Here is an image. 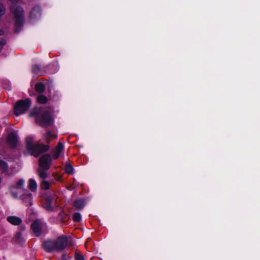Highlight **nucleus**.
I'll list each match as a JSON object with an SVG mask.
<instances>
[{"label":"nucleus","instance_id":"obj_1","mask_svg":"<svg viewBox=\"0 0 260 260\" xmlns=\"http://www.w3.org/2000/svg\"><path fill=\"white\" fill-rule=\"evenodd\" d=\"M29 116L34 117L37 122L43 124H49L51 121L50 113L40 108H36L31 110Z\"/></svg>","mask_w":260,"mask_h":260},{"label":"nucleus","instance_id":"obj_2","mask_svg":"<svg viewBox=\"0 0 260 260\" xmlns=\"http://www.w3.org/2000/svg\"><path fill=\"white\" fill-rule=\"evenodd\" d=\"M26 147L29 152L37 157L42 152L47 151L49 147L47 145L41 146L35 142L32 138L27 137L26 140Z\"/></svg>","mask_w":260,"mask_h":260},{"label":"nucleus","instance_id":"obj_3","mask_svg":"<svg viewBox=\"0 0 260 260\" xmlns=\"http://www.w3.org/2000/svg\"><path fill=\"white\" fill-rule=\"evenodd\" d=\"M11 13L15 21V24L17 26L21 25L24 18L23 9L21 7L14 6L11 8Z\"/></svg>","mask_w":260,"mask_h":260},{"label":"nucleus","instance_id":"obj_4","mask_svg":"<svg viewBox=\"0 0 260 260\" xmlns=\"http://www.w3.org/2000/svg\"><path fill=\"white\" fill-rule=\"evenodd\" d=\"M31 105V101L29 99L20 100L17 102L14 107V113L18 116L24 113L28 110Z\"/></svg>","mask_w":260,"mask_h":260},{"label":"nucleus","instance_id":"obj_5","mask_svg":"<svg viewBox=\"0 0 260 260\" xmlns=\"http://www.w3.org/2000/svg\"><path fill=\"white\" fill-rule=\"evenodd\" d=\"M24 181L20 179L15 185L11 186L10 192L12 196L15 198L20 197L25 191L24 189Z\"/></svg>","mask_w":260,"mask_h":260},{"label":"nucleus","instance_id":"obj_6","mask_svg":"<svg viewBox=\"0 0 260 260\" xmlns=\"http://www.w3.org/2000/svg\"><path fill=\"white\" fill-rule=\"evenodd\" d=\"M46 224L40 220H36L31 225V228L36 235L39 236L42 231H45Z\"/></svg>","mask_w":260,"mask_h":260},{"label":"nucleus","instance_id":"obj_7","mask_svg":"<svg viewBox=\"0 0 260 260\" xmlns=\"http://www.w3.org/2000/svg\"><path fill=\"white\" fill-rule=\"evenodd\" d=\"M51 159L50 155L45 154L40 158V168L44 170H48L50 167Z\"/></svg>","mask_w":260,"mask_h":260},{"label":"nucleus","instance_id":"obj_8","mask_svg":"<svg viewBox=\"0 0 260 260\" xmlns=\"http://www.w3.org/2000/svg\"><path fill=\"white\" fill-rule=\"evenodd\" d=\"M68 240L66 237H60L56 241V248L57 250L63 249L67 245Z\"/></svg>","mask_w":260,"mask_h":260},{"label":"nucleus","instance_id":"obj_9","mask_svg":"<svg viewBox=\"0 0 260 260\" xmlns=\"http://www.w3.org/2000/svg\"><path fill=\"white\" fill-rule=\"evenodd\" d=\"M56 242L52 241H46L43 244L44 249L47 251H51L56 250Z\"/></svg>","mask_w":260,"mask_h":260},{"label":"nucleus","instance_id":"obj_10","mask_svg":"<svg viewBox=\"0 0 260 260\" xmlns=\"http://www.w3.org/2000/svg\"><path fill=\"white\" fill-rule=\"evenodd\" d=\"M41 10L39 6L34 7L30 13V18L32 19H36L39 18L41 16Z\"/></svg>","mask_w":260,"mask_h":260},{"label":"nucleus","instance_id":"obj_11","mask_svg":"<svg viewBox=\"0 0 260 260\" xmlns=\"http://www.w3.org/2000/svg\"><path fill=\"white\" fill-rule=\"evenodd\" d=\"M19 198L26 204H29L30 205L32 204L31 194L29 193H28L26 190L21 196H20Z\"/></svg>","mask_w":260,"mask_h":260},{"label":"nucleus","instance_id":"obj_12","mask_svg":"<svg viewBox=\"0 0 260 260\" xmlns=\"http://www.w3.org/2000/svg\"><path fill=\"white\" fill-rule=\"evenodd\" d=\"M7 220L12 224L16 225H19L21 222V220L20 218L14 216H9L7 217Z\"/></svg>","mask_w":260,"mask_h":260},{"label":"nucleus","instance_id":"obj_13","mask_svg":"<svg viewBox=\"0 0 260 260\" xmlns=\"http://www.w3.org/2000/svg\"><path fill=\"white\" fill-rule=\"evenodd\" d=\"M63 149V146L61 143H59L57 147L53 152V156L55 159H57L60 156V153Z\"/></svg>","mask_w":260,"mask_h":260},{"label":"nucleus","instance_id":"obj_14","mask_svg":"<svg viewBox=\"0 0 260 260\" xmlns=\"http://www.w3.org/2000/svg\"><path fill=\"white\" fill-rule=\"evenodd\" d=\"M17 140V136L15 134L12 133L9 135L8 141L12 146H14L16 145Z\"/></svg>","mask_w":260,"mask_h":260},{"label":"nucleus","instance_id":"obj_15","mask_svg":"<svg viewBox=\"0 0 260 260\" xmlns=\"http://www.w3.org/2000/svg\"><path fill=\"white\" fill-rule=\"evenodd\" d=\"M85 202L83 200H78L74 202V207L78 210L82 209L85 206Z\"/></svg>","mask_w":260,"mask_h":260},{"label":"nucleus","instance_id":"obj_16","mask_svg":"<svg viewBox=\"0 0 260 260\" xmlns=\"http://www.w3.org/2000/svg\"><path fill=\"white\" fill-rule=\"evenodd\" d=\"M56 138V135L51 132L47 133L45 136V139L47 142H49L51 140L55 139Z\"/></svg>","mask_w":260,"mask_h":260},{"label":"nucleus","instance_id":"obj_17","mask_svg":"<svg viewBox=\"0 0 260 260\" xmlns=\"http://www.w3.org/2000/svg\"><path fill=\"white\" fill-rule=\"evenodd\" d=\"M28 187H29V189L32 191H34L36 189V188L37 187V184L34 179H30L29 180V183Z\"/></svg>","mask_w":260,"mask_h":260},{"label":"nucleus","instance_id":"obj_18","mask_svg":"<svg viewBox=\"0 0 260 260\" xmlns=\"http://www.w3.org/2000/svg\"><path fill=\"white\" fill-rule=\"evenodd\" d=\"M47 101V98L43 95H40L37 98V101L40 104H45Z\"/></svg>","mask_w":260,"mask_h":260},{"label":"nucleus","instance_id":"obj_19","mask_svg":"<svg viewBox=\"0 0 260 260\" xmlns=\"http://www.w3.org/2000/svg\"><path fill=\"white\" fill-rule=\"evenodd\" d=\"M45 170L41 168L38 169V175L40 178L44 179L47 177V175Z\"/></svg>","mask_w":260,"mask_h":260},{"label":"nucleus","instance_id":"obj_20","mask_svg":"<svg viewBox=\"0 0 260 260\" xmlns=\"http://www.w3.org/2000/svg\"><path fill=\"white\" fill-rule=\"evenodd\" d=\"M36 89L39 92H42L45 90V86L43 84L38 83L36 85Z\"/></svg>","mask_w":260,"mask_h":260},{"label":"nucleus","instance_id":"obj_21","mask_svg":"<svg viewBox=\"0 0 260 260\" xmlns=\"http://www.w3.org/2000/svg\"><path fill=\"white\" fill-rule=\"evenodd\" d=\"M65 171L68 174H72L73 172V168L69 163H67L65 167Z\"/></svg>","mask_w":260,"mask_h":260},{"label":"nucleus","instance_id":"obj_22","mask_svg":"<svg viewBox=\"0 0 260 260\" xmlns=\"http://www.w3.org/2000/svg\"><path fill=\"white\" fill-rule=\"evenodd\" d=\"M41 188L43 189H48L49 188V183L48 181L44 180L41 184Z\"/></svg>","mask_w":260,"mask_h":260},{"label":"nucleus","instance_id":"obj_23","mask_svg":"<svg viewBox=\"0 0 260 260\" xmlns=\"http://www.w3.org/2000/svg\"><path fill=\"white\" fill-rule=\"evenodd\" d=\"M81 219V215L79 213H75L73 216V219L75 221H79Z\"/></svg>","mask_w":260,"mask_h":260},{"label":"nucleus","instance_id":"obj_24","mask_svg":"<svg viewBox=\"0 0 260 260\" xmlns=\"http://www.w3.org/2000/svg\"><path fill=\"white\" fill-rule=\"evenodd\" d=\"M7 164L6 162L1 160L0 161V167L3 170L5 171L7 169Z\"/></svg>","mask_w":260,"mask_h":260},{"label":"nucleus","instance_id":"obj_25","mask_svg":"<svg viewBox=\"0 0 260 260\" xmlns=\"http://www.w3.org/2000/svg\"><path fill=\"white\" fill-rule=\"evenodd\" d=\"M40 67L38 65H35L32 67V71L37 74L39 73V70Z\"/></svg>","mask_w":260,"mask_h":260},{"label":"nucleus","instance_id":"obj_26","mask_svg":"<svg viewBox=\"0 0 260 260\" xmlns=\"http://www.w3.org/2000/svg\"><path fill=\"white\" fill-rule=\"evenodd\" d=\"M75 258L76 260H84V256L82 255L76 254Z\"/></svg>","mask_w":260,"mask_h":260},{"label":"nucleus","instance_id":"obj_27","mask_svg":"<svg viewBox=\"0 0 260 260\" xmlns=\"http://www.w3.org/2000/svg\"><path fill=\"white\" fill-rule=\"evenodd\" d=\"M4 33V31L2 30V29H0V36L1 35H2Z\"/></svg>","mask_w":260,"mask_h":260},{"label":"nucleus","instance_id":"obj_28","mask_svg":"<svg viewBox=\"0 0 260 260\" xmlns=\"http://www.w3.org/2000/svg\"><path fill=\"white\" fill-rule=\"evenodd\" d=\"M1 181H2V179H1V177H0V183H1Z\"/></svg>","mask_w":260,"mask_h":260},{"label":"nucleus","instance_id":"obj_29","mask_svg":"<svg viewBox=\"0 0 260 260\" xmlns=\"http://www.w3.org/2000/svg\"><path fill=\"white\" fill-rule=\"evenodd\" d=\"M18 236H20V234H18Z\"/></svg>","mask_w":260,"mask_h":260}]
</instances>
